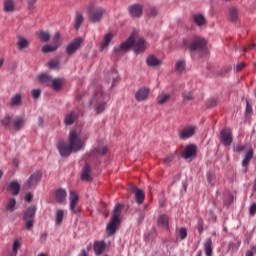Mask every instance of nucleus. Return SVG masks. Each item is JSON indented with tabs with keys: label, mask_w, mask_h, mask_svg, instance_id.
Segmentation results:
<instances>
[{
	"label": "nucleus",
	"mask_w": 256,
	"mask_h": 256,
	"mask_svg": "<svg viewBox=\"0 0 256 256\" xmlns=\"http://www.w3.org/2000/svg\"><path fill=\"white\" fill-rule=\"evenodd\" d=\"M119 83V72L113 68L104 78V86H100L97 92V113H104L107 109V103L111 99V95L105 91H111Z\"/></svg>",
	"instance_id": "f257e3e1"
},
{
	"label": "nucleus",
	"mask_w": 256,
	"mask_h": 256,
	"mask_svg": "<svg viewBox=\"0 0 256 256\" xmlns=\"http://www.w3.org/2000/svg\"><path fill=\"white\" fill-rule=\"evenodd\" d=\"M57 149L59 151L60 157H69L71 153H79L85 149V142L81 139L77 131L71 130L68 136L67 142L60 140L57 143Z\"/></svg>",
	"instance_id": "f03ea898"
},
{
	"label": "nucleus",
	"mask_w": 256,
	"mask_h": 256,
	"mask_svg": "<svg viewBox=\"0 0 256 256\" xmlns=\"http://www.w3.org/2000/svg\"><path fill=\"white\" fill-rule=\"evenodd\" d=\"M137 38V33L134 31L131 33L130 37L122 42L119 46H115L113 48L114 57L116 59H121L124 53L130 51L132 47H134V53L139 55L145 52V39L139 38L136 42L135 39Z\"/></svg>",
	"instance_id": "7ed1b4c3"
},
{
	"label": "nucleus",
	"mask_w": 256,
	"mask_h": 256,
	"mask_svg": "<svg viewBox=\"0 0 256 256\" xmlns=\"http://www.w3.org/2000/svg\"><path fill=\"white\" fill-rule=\"evenodd\" d=\"M121 209H123L121 204H116L114 207L112 218L106 228L109 237L115 235L117 232V225L121 223V220L119 219V217H121Z\"/></svg>",
	"instance_id": "20e7f679"
},
{
	"label": "nucleus",
	"mask_w": 256,
	"mask_h": 256,
	"mask_svg": "<svg viewBox=\"0 0 256 256\" xmlns=\"http://www.w3.org/2000/svg\"><path fill=\"white\" fill-rule=\"evenodd\" d=\"M183 45L186 49L193 51H203L205 47L207 46V41L201 37L195 38L190 44L187 39L183 40Z\"/></svg>",
	"instance_id": "39448f33"
},
{
	"label": "nucleus",
	"mask_w": 256,
	"mask_h": 256,
	"mask_svg": "<svg viewBox=\"0 0 256 256\" xmlns=\"http://www.w3.org/2000/svg\"><path fill=\"white\" fill-rule=\"evenodd\" d=\"M37 211V207L30 206L26 209L23 216V221H25V228L29 231L33 229V223L35 221V213Z\"/></svg>",
	"instance_id": "423d86ee"
},
{
	"label": "nucleus",
	"mask_w": 256,
	"mask_h": 256,
	"mask_svg": "<svg viewBox=\"0 0 256 256\" xmlns=\"http://www.w3.org/2000/svg\"><path fill=\"white\" fill-rule=\"evenodd\" d=\"M43 178V173L41 170L35 171L31 176L26 180V186L28 189H31L33 187H37L39 184V181Z\"/></svg>",
	"instance_id": "0eeeda50"
},
{
	"label": "nucleus",
	"mask_w": 256,
	"mask_h": 256,
	"mask_svg": "<svg viewBox=\"0 0 256 256\" xmlns=\"http://www.w3.org/2000/svg\"><path fill=\"white\" fill-rule=\"evenodd\" d=\"M80 179L86 183H91V181H93V168H91V165L85 164L82 167Z\"/></svg>",
	"instance_id": "6e6552de"
},
{
	"label": "nucleus",
	"mask_w": 256,
	"mask_h": 256,
	"mask_svg": "<svg viewBox=\"0 0 256 256\" xmlns=\"http://www.w3.org/2000/svg\"><path fill=\"white\" fill-rule=\"evenodd\" d=\"M86 13L91 23H97V3L90 2L86 6Z\"/></svg>",
	"instance_id": "1a4fd4ad"
},
{
	"label": "nucleus",
	"mask_w": 256,
	"mask_h": 256,
	"mask_svg": "<svg viewBox=\"0 0 256 256\" xmlns=\"http://www.w3.org/2000/svg\"><path fill=\"white\" fill-rule=\"evenodd\" d=\"M128 12H129V15L134 19H139V17L143 15V5L132 4L128 6Z\"/></svg>",
	"instance_id": "9d476101"
},
{
	"label": "nucleus",
	"mask_w": 256,
	"mask_h": 256,
	"mask_svg": "<svg viewBox=\"0 0 256 256\" xmlns=\"http://www.w3.org/2000/svg\"><path fill=\"white\" fill-rule=\"evenodd\" d=\"M220 139H221L222 145L229 147V145L233 143V134L229 129H223L220 132Z\"/></svg>",
	"instance_id": "9b49d317"
},
{
	"label": "nucleus",
	"mask_w": 256,
	"mask_h": 256,
	"mask_svg": "<svg viewBox=\"0 0 256 256\" xmlns=\"http://www.w3.org/2000/svg\"><path fill=\"white\" fill-rule=\"evenodd\" d=\"M79 203V195L75 191H70V211L72 213H79L80 210L77 208V204Z\"/></svg>",
	"instance_id": "f8f14e48"
},
{
	"label": "nucleus",
	"mask_w": 256,
	"mask_h": 256,
	"mask_svg": "<svg viewBox=\"0 0 256 256\" xmlns=\"http://www.w3.org/2000/svg\"><path fill=\"white\" fill-rule=\"evenodd\" d=\"M150 91L151 90L147 87H142L138 89L137 92L135 93L136 101H138L139 103H141L142 101H147V99H149Z\"/></svg>",
	"instance_id": "ddd939ff"
},
{
	"label": "nucleus",
	"mask_w": 256,
	"mask_h": 256,
	"mask_svg": "<svg viewBox=\"0 0 256 256\" xmlns=\"http://www.w3.org/2000/svg\"><path fill=\"white\" fill-rule=\"evenodd\" d=\"M195 131H197V127L187 126L184 129L179 131V137L181 139H191V137L195 135Z\"/></svg>",
	"instance_id": "4468645a"
},
{
	"label": "nucleus",
	"mask_w": 256,
	"mask_h": 256,
	"mask_svg": "<svg viewBox=\"0 0 256 256\" xmlns=\"http://www.w3.org/2000/svg\"><path fill=\"white\" fill-rule=\"evenodd\" d=\"M77 119H79V113L77 111H70L64 115V125L69 127L73 125Z\"/></svg>",
	"instance_id": "2eb2a0df"
},
{
	"label": "nucleus",
	"mask_w": 256,
	"mask_h": 256,
	"mask_svg": "<svg viewBox=\"0 0 256 256\" xmlns=\"http://www.w3.org/2000/svg\"><path fill=\"white\" fill-rule=\"evenodd\" d=\"M81 43H83V39L76 38L70 44H68V46L66 48L67 55H73V53H75V51H77V49H79V47H81Z\"/></svg>",
	"instance_id": "dca6fc26"
},
{
	"label": "nucleus",
	"mask_w": 256,
	"mask_h": 256,
	"mask_svg": "<svg viewBox=\"0 0 256 256\" xmlns=\"http://www.w3.org/2000/svg\"><path fill=\"white\" fill-rule=\"evenodd\" d=\"M195 155H197V146L190 144L184 148V152L182 153V158L191 159V157H195Z\"/></svg>",
	"instance_id": "f3484780"
},
{
	"label": "nucleus",
	"mask_w": 256,
	"mask_h": 256,
	"mask_svg": "<svg viewBox=\"0 0 256 256\" xmlns=\"http://www.w3.org/2000/svg\"><path fill=\"white\" fill-rule=\"evenodd\" d=\"M192 21L195 23L196 27H203L207 23L205 16L201 13L193 14Z\"/></svg>",
	"instance_id": "a211bd4d"
},
{
	"label": "nucleus",
	"mask_w": 256,
	"mask_h": 256,
	"mask_svg": "<svg viewBox=\"0 0 256 256\" xmlns=\"http://www.w3.org/2000/svg\"><path fill=\"white\" fill-rule=\"evenodd\" d=\"M55 199L57 203L63 204L67 199V191L63 188H59L55 191Z\"/></svg>",
	"instance_id": "6ab92c4d"
},
{
	"label": "nucleus",
	"mask_w": 256,
	"mask_h": 256,
	"mask_svg": "<svg viewBox=\"0 0 256 256\" xmlns=\"http://www.w3.org/2000/svg\"><path fill=\"white\" fill-rule=\"evenodd\" d=\"M23 125H25V115L16 116L12 122L13 129L15 131H21Z\"/></svg>",
	"instance_id": "aec40b11"
},
{
	"label": "nucleus",
	"mask_w": 256,
	"mask_h": 256,
	"mask_svg": "<svg viewBox=\"0 0 256 256\" xmlns=\"http://www.w3.org/2000/svg\"><path fill=\"white\" fill-rule=\"evenodd\" d=\"M113 41V33L109 32L104 35L103 41L100 43L99 51L103 52L107 47H109V43Z\"/></svg>",
	"instance_id": "412c9836"
},
{
	"label": "nucleus",
	"mask_w": 256,
	"mask_h": 256,
	"mask_svg": "<svg viewBox=\"0 0 256 256\" xmlns=\"http://www.w3.org/2000/svg\"><path fill=\"white\" fill-rule=\"evenodd\" d=\"M83 12L77 11L74 19V29L79 30L84 21Z\"/></svg>",
	"instance_id": "4be33fe9"
},
{
	"label": "nucleus",
	"mask_w": 256,
	"mask_h": 256,
	"mask_svg": "<svg viewBox=\"0 0 256 256\" xmlns=\"http://www.w3.org/2000/svg\"><path fill=\"white\" fill-rule=\"evenodd\" d=\"M157 225H159V227H164V229H169V216L165 214L159 215Z\"/></svg>",
	"instance_id": "5701e85b"
},
{
	"label": "nucleus",
	"mask_w": 256,
	"mask_h": 256,
	"mask_svg": "<svg viewBox=\"0 0 256 256\" xmlns=\"http://www.w3.org/2000/svg\"><path fill=\"white\" fill-rule=\"evenodd\" d=\"M3 9H4V13H13V11H15V1L4 0Z\"/></svg>",
	"instance_id": "b1692460"
},
{
	"label": "nucleus",
	"mask_w": 256,
	"mask_h": 256,
	"mask_svg": "<svg viewBox=\"0 0 256 256\" xmlns=\"http://www.w3.org/2000/svg\"><path fill=\"white\" fill-rule=\"evenodd\" d=\"M228 19L232 23H237V21H239V10H237L235 7H231L229 9Z\"/></svg>",
	"instance_id": "393cba45"
},
{
	"label": "nucleus",
	"mask_w": 256,
	"mask_h": 256,
	"mask_svg": "<svg viewBox=\"0 0 256 256\" xmlns=\"http://www.w3.org/2000/svg\"><path fill=\"white\" fill-rule=\"evenodd\" d=\"M146 65H148V67H159V65H161V60L153 55H149L146 59Z\"/></svg>",
	"instance_id": "a878e982"
},
{
	"label": "nucleus",
	"mask_w": 256,
	"mask_h": 256,
	"mask_svg": "<svg viewBox=\"0 0 256 256\" xmlns=\"http://www.w3.org/2000/svg\"><path fill=\"white\" fill-rule=\"evenodd\" d=\"M109 147L105 141H98L97 155H107Z\"/></svg>",
	"instance_id": "bb28decb"
},
{
	"label": "nucleus",
	"mask_w": 256,
	"mask_h": 256,
	"mask_svg": "<svg viewBox=\"0 0 256 256\" xmlns=\"http://www.w3.org/2000/svg\"><path fill=\"white\" fill-rule=\"evenodd\" d=\"M65 217V210L58 209L55 212V225L59 227L63 223V218Z\"/></svg>",
	"instance_id": "cd10ccee"
},
{
	"label": "nucleus",
	"mask_w": 256,
	"mask_h": 256,
	"mask_svg": "<svg viewBox=\"0 0 256 256\" xmlns=\"http://www.w3.org/2000/svg\"><path fill=\"white\" fill-rule=\"evenodd\" d=\"M204 249L206 256H213V240L211 238H207L204 243Z\"/></svg>",
	"instance_id": "c85d7f7f"
},
{
	"label": "nucleus",
	"mask_w": 256,
	"mask_h": 256,
	"mask_svg": "<svg viewBox=\"0 0 256 256\" xmlns=\"http://www.w3.org/2000/svg\"><path fill=\"white\" fill-rule=\"evenodd\" d=\"M38 81L42 83V85H46L47 87H50L51 81H53V79L49 74H40L38 76Z\"/></svg>",
	"instance_id": "c756f323"
},
{
	"label": "nucleus",
	"mask_w": 256,
	"mask_h": 256,
	"mask_svg": "<svg viewBox=\"0 0 256 256\" xmlns=\"http://www.w3.org/2000/svg\"><path fill=\"white\" fill-rule=\"evenodd\" d=\"M17 47L19 51L27 49V47H29V40H27V38H23L22 36H18Z\"/></svg>",
	"instance_id": "7c9ffc66"
},
{
	"label": "nucleus",
	"mask_w": 256,
	"mask_h": 256,
	"mask_svg": "<svg viewBox=\"0 0 256 256\" xmlns=\"http://www.w3.org/2000/svg\"><path fill=\"white\" fill-rule=\"evenodd\" d=\"M134 197L136 203H138V205H142L143 201H145V191L141 189L136 190Z\"/></svg>",
	"instance_id": "2f4dec72"
},
{
	"label": "nucleus",
	"mask_w": 256,
	"mask_h": 256,
	"mask_svg": "<svg viewBox=\"0 0 256 256\" xmlns=\"http://www.w3.org/2000/svg\"><path fill=\"white\" fill-rule=\"evenodd\" d=\"M50 87L54 89V91H60V89L63 87V79L61 78H55L51 81Z\"/></svg>",
	"instance_id": "473e14b6"
},
{
	"label": "nucleus",
	"mask_w": 256,
	"mask_h": 256,
	"mask_svg": "<svg viewBox=\"0 0 256 256\" xmlns=\"http://www.w3.org/2000/svg\"><path fill=\"white\" fill-rule=\"evenodd\" d=\"M253 149H250L246 154H245V157L244 159L242 160V165L244 167H248L249 166V163L251 162V159H253Z\"/></svg>",
	"instance_id": "72a5a7b5"
},
{
	"label": "nucleus",
	"mask_w": 256,
	"mask_h": 256,
	"mask_svg": "<svg viewBox=\"0 0 256 256\" xmlns=\"http://www.w3.org/2000/svg\"><path fill=\"white\" fill-rule=\"evenodd\" d=\"M9 188L11 189L13 195H19V191H21V185H19L17 181L10 182Z\"/></svg>",
	"instance_id": "f704fd0d"
},
{
	"label": "nucleus",
	"mask_w": 256,
	"mask_h": 256,
	"mask_svg": "<svg viewBox=\"0 0 256 256\" xmlns=\"http://www.w3.org/2000/svg\"><path fill=\"white\" fill-rule=\"evenodd\" d=\"M21 94H15L11 98L10 107H19L21 105Z\"/></svg>",
	"instance_id": "c9c22d12"
},
{
	"label": "nucleus",
	"mask_w": 256,
	"mask_h": 256,
	"mask_svg": "<svg viewBox=\"0 0 256 256\" xmlns=\"http://www.w3.org/2000/svg\"><path fill=\"white\" fill-rule=\"evenodd\" d=\"M107 250V243L105 241L101 240L97 242V255H103L105 251Z\"/></svg>",
	"instance_id": "e433bc0d"
},
{
	"label": "nucleus",
	"mask_w": 256,
	"mask_h": 256,
	"mask_svg": "<svg viewBox=\"0 0 256 256\" xmlns=\"http://www.w3.org/2000/svg\"><path fill=\"white\" fill-rule=\"evenodd\" d=\"M169 99H171V95L162 93V94L158 95L157 103H158V105H165V103H167V101H169Z\"/></svg>",
	"instance_id": "4c0bfd02"
},
{
	"label": "nucleus",
	"mask_w": 256,
	"mask_h": 256,
	"mask_svg": "<svg viewBox=\"0 0 256 256\" xmlns=\"http://www.w3.org/2000/svg\"><path fill=\"white\" fill-rule=\"evenodd\" d=\"M52 46L56 47V49H59V47H61V33L57 32L54 34L52 38Z\"/></svg>",
	"instance_id": "58836bf2"
},
{
	"label": "nucleus",
	"mask_w": 256,
	"mask_h": 256,
	"mask_svg": "<svg viewBox=\"0 0 256 256\" xmlns=\"http://www.w3.org/2000/svg\"><path fill=\"white\" fill-rule=\"evenodd\" d=\"M37 35L43 43H47L51 39V34L49 32L39 31L37 32Z\"/></svg>",
	"instance_id": "ea45409f"
},
{
	"label": "nucleus",
	"mask_w": 256,
	"mask_h": 256,
	"mask_svg": "<svg viewBox=\"0 0 256 256\" xmlns=\"http://www.w3.org/2000/svg\"><path fill=\"white\" fill-rule=\"evenodd\" d=\"M12 119L13 117L11 115L6 114L4 118L0 120L2 127H10Z\"/></svg>",
	"instance_id": "a19ab883"
},
{
	"label": "nucleus",
	"mask_w": 256,
	"mask_h": 256,
	"mask_svg": "<svg viewBox=\"0 0 256 256\" xmlns=\"http://www.w3.org/2000/svg\"><path fill=\"white\" fill-rule=\"evenodd\" d=\"M15 205H17V200H15V198H10L6 206V211L13 213L15 211Z\"/></svg>",
	"instance_id": "79ce46f5"
},
{
	"label": "nucleus",
	"mask_w": 256,
	"mask_h": 256,
	"mask_svg": "<svg viewBox=\"0 0 256 256\" xmlns=\"http://www.w3.org/2000/svg\"><path fill=\"white\" fill-rule=\"evenodd\" d=\"M185 61L183 60H178L176 62V65H175V69L177 71V73H185Z\"/></svg>",
	"instance_id": "37998d69"
},
{
	"label": "nucleus",
	"mask_w": 256,
	"mask_h": 256,
	"mask_svg": "<svg viewBox=\"0 0 256 256\" xmlns=\"http://www.w3.org/2000/svg\"><path fill=\"white\" fill-rule=\"evenodd\" d=\"M53 51H57V47L53 45H44L42 47V53H53Z\"/></svg>",
	"instance_id": "c03bdc74"
},
{
	"label": "nucleus",
	"mask_w": 256,
	"mask_h": 256,
	"mask_svg": "<svg viewBox=\"0 0 256 256\" xmlns=\"http://www.w3.org/2000/svg\"><path fill=\"white\" fill-rule=\"evenodd\" d=\"M159 15V10L155 6H150L148 11L149 17H157Z\"/></svg>",
	"instance_id": "a18cd8bd"
},
{
	"label": "nucleus",
	"mask_w": 256,
	"mask_h": 256,
	"mask_svg": "<svg viewBox=\"0 0 256 256\" xmlns=\"http://www.w3.org/2000/svg\"><path fill=\"white\" fill-rule=\"evenodd\" d=\"M105 15H107V9H105V8L97 9V21H99L100 19H103V17H105Z\"/></svg>",
	"instance_id": "49530a36"
},
{
	"label": "nucleus",
	"mask_w": 256,
	"mask_h": 256,
	"mask_svg": "<svg viewBox=\"0 0 256 256\" xmlns=\"http://www.w3.org/2000/svg\"><path fill=\"white\" fill-rule=\"evenodd\" d=\"M49 69H57L59 67V60L53 59L48 62Z\"/></svg>",
	"instance_id": "de8ad7c7"
},
{
	"label": "nucleus",
	"mask_w": 256,
	"mask_h": 256,
	"mask_svg": "<svg viewBox=\"0 0 256 256\" xmlns=\"http://www.w3.org/2000/svg\"><path fill=\"white\" fill-rule=\"evenodd\" d=\"M19 247H21V243L19 242V240H14L12 245V251L13 253H15V255H17V253L19 252Z\"/></svg>",
	"instance_id": "09e8293b"
},
{
	"label": "nucleus",
	"mask_w": 256,
	"mask_h": 256,
	"mask_svg": "<svg viewBox=\"0 0 256 256\" xmlns=\"http://www.w3.org/2000/svg\"><path fill=\"white\" fill-rule=\"evenodd\" d=\"M182 97L184 101H193V92H183Z\"/></svg>",
	"instance_id": "8fccbe9b"
},
{
	"label": "nucleus",
	"mask_w": 256,
	"mask_h": 256,
	"mask_svg": "<svg viewBox=\"0 0 256 256\" xmlns=\"http://www.w3.org/2000/svg\"><path fill=\"white\" fill-rule=\"evenodd\" d=\"M203 225H205V223L203 222V218H199L198 219V223H197V229H198V233H203Z\"/></svg>",
	"instance_id": "3c124183"
},
{
	"label": "nucleus",
	"mask_w": 256,
	"mask_h": 256,
	"mask_svg": "<svg viewBox=\"0 0 256 256\" xmlns=\"http://www.w3.org/2000/svg\"><path fill=\"white\" fill-rule=\"evenodd\" d=\"M179 236L180 239L183 241L184 239H187V229L186 228H180L179 230Z\"/></svg>",
	"instance_id": "603ef678"
},
{
	"label": "nucleus",
	"mask_w": 256,
	"mask_h": 256,
	"mask_svg": "<svg viewBox=\"0 0 256 256\" xmlns=\"http://www.w3.org/2000/svg\"><path fill=\"white\" fill-rule=\"evenodd\" d=\"M31 95H32L33 99H39V97H41V90L34 89L31 91Z\"/></svg>",
	"instance_id": "864d4df0"
},
{
	"label": "nucleus",
	"mask_w": 256,
	"mask_h": 256,
	"mask_svg": "<svg viewBox=\"0 0 256 256\" xmlns=\"http://www.w3.org/2000/svg\"><path fill=\"white\" fill-rule=\"evenodd\" d=\"M128 191H129V193H134L135 194L137 191H139V188L134 184H129L128 185Z\"/></svg>",
	"instance_id": "5fc2aeb1"
},
{
	"label": "nucleus",
	"mask_w": 256,
	"mask_h": 256,
	"mask_svg": "<svg viewBox=\"0 0 256 256\" xmlns=\"http://www.w3.org/2000/svg\"><path fill=\"white\" fill-rule=\"evenodd\" d=\"M215 179V174L212 172L207 173V181L210 185H213V180Z\"/></svg>",
	"instance_id": "6e6d98bb"
},
{
	"label": "nucleus",
	"mask_w": 256,
	"mask_h": 256,
	"mask_svg": "<svg viewBox=\"0 0 256 256\" xmlns=\"http://www.w3.org/2000/svg\"><path fill=\"white\" fill-rule=\"evenodd\" d=\"M245 63L240 62L236 65L235 71L236 73H241V71H243V68L245 67Z\"/></svg>",
	"instance_id": "4d7b16f0"
},
{
	"label": "nucleus",
	"mask_w": 256,
	"mask_h": 256,
	"mask_svg": "<svg viewBox=\"0 0 256 256\" xmlns=\"http://www.w3.org/2000/svg\"><path fill=\"white\" fill-rule=\"evenodd\" d=\"M234 151H236V153H241V152L245 151V146H243V145H236L234 147Z\"/></svg>",
	"instance_id": "13d9d810"
},
{
	"label": "nucleus",
	"mask_w": 256,
	"mask_h": 256,
	"mask_svg": "<svg viewBox=\"0 0 256 256\" xmlns=\"http://www.w3.org/2000/svg\"><path fill=\"white\" fill-rule=\"evenodd\" d=\"M171 161H173V154L168 155V156L164 159V164H165V165H169V163H171Z\"/></svg>",
	"instance_id": "bf43d9fd"
},
{
	"label": "nucleus",
	"mask_w": 256,
	"mask_h": 256,
	"mask_svg": "<svg viewBox=\"0 0 256 256\" xmlns=\"http://www.w3.org/2000/svg\"><path fill=\"white\" fill-rule=\"evenodd\" d=\"M25 201H26V203H31V201H33V194L27 193L25 195Z\"/></svg>",
	"instance_id": "052dcab7"
},
{
	"label": "nucleus",
	"mask_w": 256,
	"mask_h": 256,
	"mask_svg": "<svg viewBox=\"0 0 256 256\" xmlns=\"http://www.w3.org/2000/svg\"><path fill=\"white\" fill-rule=\"evenodd\" d=\"M48 233L47 232H43L41 235H40V241L42 243H45V241H47V237H48Z\"/></svg>",
	"instance_id": "680f3d73"
},
{
	"label": "nucleus",
	"mask_w": 256,
	"mask_h": 256,
	"mask_svg": "<svg viewBox=\"0 0 256 256\" xmlns=\"http://www.w3.org/2000/svg\"><path fill=\"white\" fill-rule=\"evenodd\" d=\"M254 251H256V247L255 246L252 247V250H248L246 252V256H255V252Z\"/></svg>",
	"instance_id": "e2e57ef3"
},
{
	"label": "nucleus",
	"mask_w": 256,
	"mask_h": 256,
	"mask_svg": "<svg viewBox=\"0 0 256 256\" xmlns=\"http://www.w3.org/2000/svg\"><path fill=\"white\" fill-rule=\"evenodd\" d=\"M255 213H256V204L255 203H253L252 205H251V207H250V215H255Z\"/></svg>",
	"instance_id": "0e129e2a"
},
{
	"label": "nucleus",
	"mask_w": 256,
	"mask_h": 256,
	"mask_svg": "<svg viewBox=\"0 0 256 256\" xmlns=\"http://www.w3.org/2000/svg\"><path fill=\"white\" fill-rule=\"evenodd\" d=\"M252 111H253V108H252L251 104H249V101H247L246 113H252Z\"/></svg>",
	"instance_id": "69168bd1"
},
{
	"label": "nucleus",
	"mask_w": 256,
	"mask_h": 256,
	"mask_svg": "<svg viewBox=\"0 0 256 256\" xmlns=\"http://www.w3.org/2000/svg\"><path fill=\"white\" fill-rule=\"evenodd\" d=\"M232 67L231 66H226L223 68V73H229V71H231Z\"/></svg>",
	"instance_id": "338daca9"
},
{
	"label": "nucleus",
	"mask_w": 256,
	"mask_h": 256,
	"mask_svg": "<svg viewBox=\"0 0 256 256\" xmlns=\"http://www.w3.org/2000/svg\"><path fill=\"white\" fill-rule=\"evenodd\" d=\"M78 256H87V252L85 251V249L81 250Z\"/></svg>",
	"instance_id": "774afa93"
}]
</instances>
